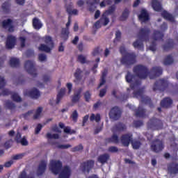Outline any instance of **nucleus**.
I'll return each instance as SVG.
<instances>
[{"label":"nucleus","mask_w":178,"mask_h":178,"mask_svg":"<svg viewBox=\"0 0 178 178\" xmlns=\"http://www.w3.org/2000/svg\"><path fill=\"white\" fill-rule=\"evenodd\" d=\"M133 72L138 79H146L149 76L150 79H153L163 74V69L161 67L154 66L149 71L147 66L138 65L134 67Z\"/></svg>","instance_id":"1"},{"label":"nucleus","mask_w":178,"mask_h":178,"mask_svg":"<svg viewBox=\"0 0 178 178\" xmlns=\"http://www.w3.org/2000/svg\"><path fill=\"white\" fill-rule=\"evenodd\" d=\"M133 95L135 97L141 98L140 104H139L138 108L136 109L135 115L137 118H145L146 109L143 107L142 104L149 105L152 107L153 106L152 99L144 95L143 89H138V90L134 91Z\"/></svg>","instance_id":"2"},{"label":"nucleus","mask_w":178,"mask_h":178,"mask_svg":"<svg viewBox=\"0 0 178 178\" xmlns=\"http://www.w3.org/2000/svg\"><path fill=\"white\" fill-rule=\"evenodd\" d=\"M150 33H151V30L149 28L144 27L139 29L138 33L139 40H136V42H134L133 43L134 48L137 49L138 50L144 51V44L143 43V41L147 42L149 40Z\"/></svg>","instance_id":"3"},{"label":"nucleus","mask_w":178,"mask_h":178,"mask_svg":"<svg viewBox=\"0 0 178 178\" xmlns=\"http://www.w3.org/2000/svg\"><path fill=\"white\" fill-rule=\"evenodd\" d=\"M120 52L122 55V57L120 59L122 65L130 66L136 63V56L134 53L127 52L124 47H120Z\"/></svg>","instance_id":"4"},{"label":"nucleus","mask_w":178,"mask_h":178,"mask_svg":"<svg viewBox=\"0 0 178 178\" xmlns=\"http://www.w3.org/2000/svg\"><path fill=\"white\" fill-rule=\"evenodd\" d=\"M173 88V85L170 83L168 81L164 79H159L155 81L153 86V90L154 92L157 90L160 92H171V90Z\"/></svg>","instance_id":"5"},{"label":"nucleus","mask_w":178,"mask_h":178,"mask_svg":"<svg viewBox=\"0 0 178 178\" xmlns=\"http://www.w3.org/2000/svg\"><path fill=\"white\" fill-rule=\"evenodd\" d=\"M163 127V124L161 120L156 118H149L147 123V128L148 130H160L162 129Z\"/></svg>","instance_id":"6"},{"label":"nucleus","mask_w":178,"mask_h":178,"mask_svg":"<svg viewBox=\"0 0 178 178\" xmlns=\"http://www.w3.org/2000/svg\"><path fill=\"white\" fill-rule=\"evenodd\" d=\"M24 68L28 73L33 78L38 76L37 69L35 67V63L33 60H26L24 63Z\"/></svg>","instance_id":"7"},{"label":"nucleus","mask_w":178,"mask_h":178,"mask_svg":"<svg viewBox=\"0 0 178 178\" xmlns=\"http://www.w3.org/2000/svg\"><path fill=\"white\" fill-rule=\"evenodd\" d=\"M122 116V111L118 106H115L111 108L109 112V118L111 120H119Z\"/></svg>","instance_id":"8"},{"label":"nucleus","mask_w":178,"mask_h":178,"mask_svg":"<svg viewBox=\"0 0 178 178\" xmlns=\"http://www.w3.org/2000/svg\"><path fill=\"white\" fill-rule=\"evenodd\" d=\"M95 164V161L94 160H88L87 161H84L80 164V169H81L83 172H87L88 174L92 169Z\"/></svg>","instance_id":"9"},{"label":"nucleus","mask_w":178,"mask_h":178,"mask_svg":"<svg viewBox=\"0 0 178 178\" xmlns=\"http://www.w3.org/2000/svg\"><path fill=\"white\" fill-rule=\"evenodd\" d=\"M62 168V163L60 161H52L51 162V167L50 169L53 174L57 175L59 174Z\"/></svg>","instance_id":"10"},{"label":"nucleus","mask_w":178,"mask_h":178,"mask_svg":"<svg viewBox=\"0 0 178 178\" xmlns=\"http://www.w3.org/2000/svg\"><path fill=\"white\" fill-rule=\"evenodd\" d=\"M47 161L45 160H41L39 165L38 168H37L36 170V175L37 176H42L45 171H47Z\"/></svg>","instance_id":"11"},{"label":"nucleus","mask_w":178,"mask_h":178,"mask_svg":"<svg viewBox=\"0 0 178 178\" xmlns=\"http://www.w3.org/2000/svg\"><path fill=\"white\" fill-rule=\"evenodd\" d=\"M150 149H152V152L154 153H159L164 149V146L162 141L156 140L150 146Z\"/></svg>","instance_id":"12"},{"label":"nucleus","mask_w":178,"mask_h":178,"mask_svg":"<svg viewBox=\"0 0 178 178\" xmlns=\"http://www.w3.org/2000/svg\"><path fill=\"white\" fill-rule=\"evenodd\" d=\"M70 23H71V18H70V16H69L68 22L66 24L67 28H63L62 29V31H61V38H63L64 41H67V40L69 39V35H70L69 27L70 26Z\"/></svg>","instance_id":"13"},{"label":"nucleus","mask_w":178,"mask_h":178,"mask_svg":"<svg viewBox=\"0 0 178 178\" xmlns=\"http://www.w3.org/2000/svg\"><path fill=\"white\" fill-rule=\"evenodd\" d=\"M131 141H133V134H131V133L123 134L121 136V142L122 145L124 147H129Z\"/></svg>","instance_id":"14"},{"label":"nucleus","mask_w":178,"mask_h":178,"mask_svg":"<svg viewBox=\"0 0 178 178\" xmlns=\"http://www.w3.org/2000/svg\"><path fill=\"white\" fill-rule=\"evenodd\" d=\"M13 22L10 19H4L2 22V27L4 29H8V32L13 33V31H15V26L13 25Z\"/></svg>","instance_id":"15"},{"label":"nucleus","mask_w":178,"mask_h":178,"mask_svg":"<svg viewBox=\"0 0 178 178\" xmlns=\"http://www.w3.org/2000/svg\"><path fill=\"white\" fill-rule=\"evenodd\" d=\"M125 79L127 83H131L130 88L134 90L136 88V84L132 83L136 81V75L131 74L129 71H127V75L125 76Z\"/></svg>","instance_id":"16"},{"label":"nucleus","mask_w":178,"mask_h":178,"mask_svg":"<svg viewBox=\"0 0 178 178\" xmlns=\"http://www.w3.org/2000/svg\"><path fill=\"white\" fill-rule=\"evenodd\" d=\"M24 95L29 96V97L35 99H38L41 96L39 90L35 88L33 89H31L30 91H26L24 92Z\"/></svg>","instance_id":"17"},{"label":"nucleus","mask_w":178,"mask_h":178,"mask_svg":"<svg viewBox=\"0 0 178 178\" xmlns=\"http://www.w3.org/2000/svg\"><path fill=\"white\" fill-rule=\"evenodd\" d=\"M17 39L15 36L9 35L6 40V48L8 49H12L16 44Z\"/></svg>","instance_id":"18"},{"label":"nucleus","mask_w":178,"mask_h":178,"mask_svg":"<svg viewBox=\"0 0 178 178\" xmlns=\"http://www.w3.org/2000/svg\"><path fill=\"white\" fill-rule=\"evenodd\" d=\"M127 129V127H126L125 124L123 122H118L112 127V132L115 134L118 132L124 131Z\"/></svg>","instance_id":"19"},{"label":"nucleus","mask_w":178,"mask_h":178,"mask_svg":"<svg viewBox=\"0 0 178 178\" xmlns=\"http://www.w3.org/2000/svg\"><path fill=\"white\" fill-rule=\"evenodd\" d=\"M118 91L115 89L112 90L111 95L117 99H120L122 102L127 101L129 99V94L127 93H120V95H117Z\"/></svg>","instance_id":"20"},{"label":"nucleus","mask_w":178,"mask_h":178,"mask_svg":"<svg viewBox=\"0 0 178 178\" xmlns=\"http://www.w3.org/2000/svg\"><path fill=\"white\" fill-rule=\"evenodd\" d=\"M71 176L70 168L67 165L63 167L60 173L58 175V178H70Z\"/></svg>","instance_id":"21"},{"label":"nucleus","mask_w":178,"mask_h":178,"mask_svg":"<svg viewBox=\"0 0 178 178\" xmlns=\"http://www.w3.org/2000/svg\"><path fill=\"white\" fill-rule=\"evenodd\" d=\"M168 172L170 175H177L178 173V163L172 162L168 164Z\"/></svg>","instance_id":"22"},{"label":"nucleus","mask_w":178,"mask_h":178,"mask_svg":"<svg viewBox=\"0 0 178 178\" xmlns=\"http://www.w3.org/2000/svg\"><path fill=\"white\" fill-rule=\"evenodd\" d=\"M175 46V42L173 39L169 38L168 40H166V42L165 44L163 45V51H171Z\"/></svg>","instance_id":"23"},{"label":"nucleus","mask_w":178,"mask_h":178,"mask_svg":"<svg viewBox=\"0 0 178 178\" xmlns=\"http://www.w3.org/2000/svg\"><path fill=\"white\" fill-rule=\"evenodd\" d=\"M138 19L141 22H147L149 20V15L145 9L141 10L140 14L138 15Z\"/></svg>","instance_id":"24"},{"label":"nucleus","mask_w":178,"mask_h":178,"mask_svg":"<svg viewBox=\"0 0 178 178\" xmlns=\"http://www.w3.org/2000/svg\"><path fill=\"white\" fill-rule=\"evenodd\" d=\"M120 142L119 136L115 134H113L111 137L105 139L106 144H118Z\"/></svg>","instance_id":"25"},{"label":"nucleus","mask_w":178,"mask_h":178,"mask_svg":"<svg viewBox=\"0 0 178 178\" xmlns=\"http://www.w3.org/2000/svg\"><path fill=\"white\" fill-rule=\"evenodd\" d=\"M173 104V100L170 97H165L161 101L160 105L163 108H169Z\"/></svg>","instance_id":"26"},{"label":"nucleus","mask_w":178,"mask_h":178,"mask_svg":"<svg viewBox=\"0 0 178 178\" xmlns=\"http://www.w3.org/2000/svg\"><path fill=\"white\" fill-rule=\"evenodd\" d=\"M82 90L83 89L80 88L76 90V92L74 93L73 96H72V103L75 104V103L79 102Z\"/></svg>","instance_id":"27"},{"label":"nucleus","mask_w":178,"mask_h":178,"mask_svg":"<svg viewBox=\"0 0 178 178\" xmlns=\"http://www.w3.org/2000/svg\"><path fill=\"white\" fill-rule=\"evenodd\" d=\"M11 3L10 0L6 1L1 6L3 13L9 14L10 13Z\"/></svg>","instance_id":"28"},{"label":"nucleus","mask_w":178,"mask_h":178,"mask_svg":"<svg viewBox=\"0 0 178 178\" xmlns=\"http://www.w3.org/2000/svg\"><path fill=\"white\" fill-rule=\"evenodd\" d=\"M164 34L159 31L154 30L152 35V38L154 41L163 40Z\"/></svg>","instance_id":"29"},{"label":"nucleus","mask_w":178,"mask_h":178,"mask_svg":"<svg viewBox=\"0 0 178 178\" xmlns=\"http://www.w3.org/2000/svg\"><path fill=\"white\" fill-rule=\"evenodd\" d=\"M152 6L156 12H161L162 10V6L158 0H152Z\"/></svg>","instance_id":"30"},{"label":"nucleus","mask_w":178,"mask_h":178,"mask_svg":"<svg viewBox=\"0 0 178 178\" xmlns=\"http://www.w3.org/2000/svg\"><path fill=\"white\" fill-rule=\"evenodd\" d=\"M161 17H163L165 20H168L170 22H175V18L172 14H170L166 10H163L161 13Z\"/></svg>","instance_id":"31"},{"label":"nucleus","mask_w":178,"mask_h":178,"mask_svg":"<svg viewBox=\"0 0 178 178\" xmlns=\"http://www.w3.org/2000/svg\"><path fill=\"white\" fill-rule=\"evenodd\" d=\"M110 159V156L108 154H104L98 156V161L99 163L104 164L108 162Z\"/></svg>","instance_id":"32"},{"label":"nucleus","mask_w":178,"mask_h":178,"mask_svg":"<svg viewBox=\"0 0 178 178\" xmlns=\"http://www.w3.org/2000/svg\"><path fill=\"white\" fill-rule=\"evenodd\" d=\"M129 15H130V10L127 8H126L124 10L122 11V15L120 17V20L122 22H124L127 20Z\"/></svg>","instance_id":"33"},{"label":"nucleus","mask_w":178,"mask_h":178,"mask_svg":"<svg viewBox=\"0 0 178 178\" xmlns=\"http://www.w3.org/2000/svg\"><path fill=\"white\" fill-rule=\"evenodd\" d=\"M6 106L11 113L15 112L16 105L10 100L6 102Z\"/></svg>","instance_id":"34"},{"label":"nucleus","mask_w":178,"mask_h":178,"mask_svg":"<svg viewBox=\"0 0 178 178\" xmlns=\"http://www.w3.org/2000/svg\"><path fill=\"white\" fill-rule=\"evenodd\" d=\"M99 20L101 22V24L104 26H106L109 23V19L105 13L102 14V16Z\"/></svg>","instance_id":"35"},{"label":"nucleus","mask_w":178,"mask_h":178,"mask_svg":"<svg viewBox=\"0 0 178 178\" xmlns=\"http://www.w3.org/2000/svg\"><path fill=\"white\" fill-rule=\"evenodd\" d=\"M65 92H66L65 88H61L60 90L56 97V104H58L60 103V102L61 101V99L64 97Z\"/></svg>","instance_id":"36"},{"label":"nucleus","mask_w":178,"mask_h":178,"mask_svg":"<svg viewBox=\"0 0 178 178\" xmlns=\"http://www.w3.org/2000/svg\"><path fill=\"white\" fill-rule=\"evenodd\" d=\"M32 25L33 26L35 29L39 30L42 27V24L40 22L39 19L37 18H34L32 20Z\"/></svg>","instance_id":"37"},{"label":"nucleus","mask_w":178,"mask_h":178,"mask_svg":"<svg viewBox=\"0 0 178 178\" xmlns=\"http://www.w3.org/2000/svg\"><path fill=\"white\" fill-rule=\"evenodd\" d=\"M20 65V61L18 58H12L10 59V65L12 67H17Z\"/></svg>","instance_id":"38"},{"label":"nucleus","mask_w":178,"mask_h":178,"mask_svg":"<svg viewBox=\"0 0 178 178\" xmlns=\"http://www.w3.org/2000/svg\"><path fill=\"white\" fill-rule=\"evenodd\" d=\"M131 145L134 149H139L142 145V143L138 140H134L131 141Z\"/></svg>","instance_id":"39"},{"label":"nucleus","mask_w":178,"mask_h":178,"mask_svg":"<svg viewBox=\"0 0 178 178\" xmlns=\"http://www.w3.org/2000/svg\"><path fill=\"white\" fill-rule=\"evenodd\" d=\"M82 71L80 68H77L76 70H75V72L74 74V79H76L77 81H79L82 79Z\"/></svg>","instance_id":"40"},{"label":"nucleus","mask_w":178,"mask_h":178,"mask_svg":"<svg viewBox=\"0 0 178 178\" xmlns=\"http://www.w3.org/2000/svg\"><path fill=\"white\" fill-rule=\"evenodd\" d=\"M106 76H107V72L104 71L103 73H102L100 83L98 86V88H100L103 85H104L105 83H106Z\"/></svg>","instance_id":"41"},{"label":"nucleus","mask_w":178,"mask_h":178,"mask_svg":"<svg viewBox=\"0 0 178 178\" xmlns=\"http://www.w3.org/2000/svg\"><path fill=\"white\" fill-rule=\"evenodd\" d=\"M173 63H174V59L172 55H168V56H166L163 61V64L165 65H172Z\"/></svg>","instance_id":"42"},{"label":"nucleus","mask_w":178,"mask_h":178,"mask_svg":"<svg viewBox=\"0 0 178 178\" xmlns=\"http://www.w3.org/2000/svg\"><path fill=\"white\" fill-rule=\"evenodd\" d=\"M90 121H94L95 120L96 122H99L101 121V115L99 113H97L96 115L94 113H92V115L90 117Z\"/></svg>","instance_id":"43"},{"label":"nucleus","mask_w":178,"mask_h":178,"mask_svg":"<svg viewBox=\"0 0 178 178\" xmlns=\"http://www.w3.org/2000/svg\"><path fill=\"white\" fill-rule=\"evenodd\" d=\"M38 49L39 51H44L46 53H49L51 51V48L44 44H41Z\"/></svg>","instance_id":"44"},{"label":"nucleus","mask_w":178,"mask_h":178,"mask_svg":"<svg viewBox=\"0 0 178 178\" xmlns=\"http://www.w3.org/2000/svg\"><path fill=\"white\" fill-rule=\"evenodd\" d=\"M44 42L46 44L49 45L51 48H53L54 47V43L53 42V39L50 36L45 37Z\"/></svg>","instance_id":"45"},{"label":"nucleus","mask_w":178,"mask_h":178,"mask_svg":"<svg viewBox=\"0 0 178 178\" xmlns=\"http://www.w3.org/2000/svg\"><path fill=\"white\" fill-rule=\"evenodd\" d=\"M101 0H92V1L90 2V8H89V11L90 12H93L95 10L96 6L93 7L94 5L99 3V1Z\"/></svg>","instance_id":"46"},{"label":"nucleus","mask_w":178,"mask_h":178,"mask_svg":"<svg viewBox=\"0 0 178 178\" xmlns=\"http://www.w3.org/2000/svg\"><path fill=\"white\" fill-rule=\"evenodd\" d=\"M11 97L13 102H22V99L21 98V97L19 96L18 94L16 92L13 93Z\"/></svg>","instance_id":"47"},{"label":"nucleus","mask_w":178,"mask_h":178,"mask_svg":"<svg viewBox=\"0 0 178 178\" xmlns=\"http://www.w3.org/2000/svg\"><path fill=\"white\" fill-rule=\"evenodd\" d=\"M46 138L47 139L58 140L59 139V134H51V133H47V135H46Z\"/></svg>","instance_id":"48"},{"label":"nucleus","mask_w":178,"mask_h":178,"mask_svg":"<svg viewBox=\"0 0 178 178\" xmlns=\"http://www.w3.org/2000/svg\"><path fill=\"white\" fill-rule=\"evenodd\" d=\"M115 10V6H111L108 10H106L103 14H106V16H108L109 15L114 13Z\"/></svg>","instance_id":"49"},{"label":"nucleus","mask_w":178,"mask_h":178,"mask_svg":"<svg viewBox=\"0 0 178 178\" xmlns=\"http://www.w3.org/2000/svg\"><path fill=\"white\" fill-rule=\"evenodd\" d=\"M42 112V108L39 107L36 109L35 113L33 115V120H38L40 116H41V113Z\"/></svg>","instance_id":"50"},{"label":"nucleus","mask_w":178,"mask_h":178,"mask_svg":"<svg viewBox=\"0 0 178 178\" xmlns=\"http://www.w3.org/2000/svg\"><path fill=\"white\" fill-rule=\"evenodd\" d=\"M64 133L69 134V135H72L76 134V131L72 130L70 127H65L63 129Z\"/></svg>","instance_id":"51"},{"label":"nucleus","mask_w":178,"mask_h":178,"mask_svg":"<svg viewBox=\"0 0 178 178\" xmlns=\"http://www.w3.org/2000/svg\"><path fill=\"white\" fill-rule=\"evenodd\" d=\"M91 96H92V95H91L90 90H87L86 92H85V93H84L85 102H90Z\"/></svg>","instance_id":"52"},{"label":"nucleus","mask_w":178,"mask_h":178,"mask_svg":"<svg viewBox=\"0 0 178 178\" xmlns=\"http://www.w3.org/2000/svg\"><path fill=\"white\" fill-rule=\"evenodd\" d=\"M77 60L82 65H84L86 63V58L82 54H80L78 56Z\"/></svg>","instance_id":"53"},{"label":"nucleus","mask_w":178,"mask_h":178,"mask_svg":"<svg viewBox=\"0 0 178 178\" xmlns=\"http://www.w3.org/2000/svg\"><path fill=\"white\" fill-rule=\"evenodd\" d=\"M31 114H33V111H29L28 112L22 114L20 115V118H24L25 120H29V117Z\"/></svg>","instance_id":"54"},{"label":"nucleus","mask_w":178,"mask_h":178,"mask_svg":"<svg viewBox=\"0 0 178 178\" xmlns=\"http://www.w3.org/2000/svg\"><path fill=\"white\" fill-rule=\"evenodd\" d=\"M83 149H84V147L81 144H79L78 146H75V147H72V152H76L81 151Z\"/></svg>","instance_id":"55"},{"label":"nucleus","mask_w":178,"mask_h":178,"mask_svg":"<svg viewBox=\"0 0 178 178\" xmlns=\"http://www.w3.org/2000/svg\"><path fill=\"white\" fill-rule=\"evenodd\" d=\"M17 144H21L23 146H27L29 145V142L27 141L26 136H24L21 138V140H19V142L17 143Z\"/></svg>","instance_id":"56"},{"label":"nucleus","mask_w":178,"mask_h":178,"mask_svg":"<svg viewBox=\"0 0 178 178\" xmlns=\"http://www.w3.org/2000/svg\"><path fill=\"white\" fill-rule=\"evenodd\" d=\"M13 93L12 91H10L9 89H3L2 90V92L1 93V95H3V97L12 95Z\"/></svg>","instance_id":"57"},{"label":"nucleus","mask_w":178,"mask_h":178,"mask_svg":"<svg viewBox=\"0 0 178 178\" xmlns=\"http://www.w3.org/2000/svg\"><path fill=\"white\" fill-rule=\"evenodd\" d=\"M67 13L69 14V15H77L78 10L74 9L72 10L70 7H67Z\"/></svg>","instance_id":"58"},{"label":"nucleus","mask_w":178,"mask_h":178,"mask_svg":"<svg viewBox=\"0 0 178 178\" xmlns=\"http://www.w3.org/2000/svg\"><path fill=\"white\" fill-rule=\"evenodd\" d=\"M18 178H34L32 176L27 175L26 170H23L20 172Z\"/></svg>","instance_id":"59"},{"label":"nucleus","mask_w":178,"mask_h":178,"mask_svg":"<svg viewBox=\"0 0 178 178\" xmlns=\"http://www.w3.org/2000/svg\"><path fill=\"white\" fill-rule=\"evenodd\" d=\"M133 125L136 128H138V127H140L141 126L144 125V122H143V121H141V120H135L133 122Z\"/></svg>","instance_id":"60"},{"label":"nucleus","mask_w":178,"mask_h":178,"mask_svg":"<svg viewBox=\"0 0 178 178\" xmlns=\"http://www.w3.org/2000/svg\"><path fill=\"white\" fill-rule=\"evenodd\" d=\"M6 83L4 77L0 76V89L4 88L6 87Z\"/></svg>","instance_id":"61"},{"label":"nucleus","mask_w":178,"mask_h":178,"mask_svg":"<svg viewBox=\"0 0 178 178\" xmlns=\"http://www.w3.org/2000/svg\"><path fill=\"white\" fill-rule=\"evenodd\" d=\"M78 113L76 110H74L71 115V118L74 122H76L78 119Z\"/></svg>","instance_id":"62"},{"label":"nucleus","mask_w":178,"mask_h":178,"mask_svg":"<svg viewBox=\"0 0 178 178\" xmlns=\"http://www.w3.org/2000/svg\"><path fill=\"white\" fill-rule=\"evenodd\" d=\"M108 152L113 154L117 153L118 152V147H115V146H110L108 147Z\"/></svg>","instance_id":"63"},{"label":"nucleus","mask_w":178,"mask_h":178,"mask_svg":"<svg viewBox=\"0 0 178 178\" xmlns=\"http://www.w3.org/2000/svg\"><path fill=\"white\" fill-rule=\"evenodd\" d=\"M24 156V154L22 153V154H17L15 156H13L12 159L16 161V160L22 159Z\"/></svg>","instance_id":"64"}]
</instances>
